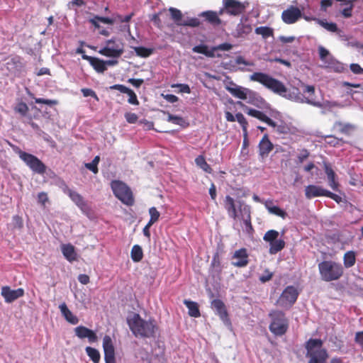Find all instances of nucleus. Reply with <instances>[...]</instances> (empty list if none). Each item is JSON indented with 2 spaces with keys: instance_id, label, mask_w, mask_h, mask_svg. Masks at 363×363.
I'll list each match as a JSON object with an SVG mask.
<instances>
[{
  "instance_id": "f257e3e1",
  "label": "nucleus",
  "mask_w": 363,
  "mask_h": 363,
  "mask_svg": "<svg viewBox=\"0 0 363 363\" xmlns=\"http://www.w3.org/2000/svg\"><path fill=\"white\" fill-rule=\"evenodd\" d=\"M224 205L230 218L234 220L237 218L242 220L247 229L253 230L251 223V208L249 205H247L244 201H238L237 209L235 200L228 195L225 198Z\"/></svg>"
},
{
  "instance_id": "f03ea898",
  "label": "nucleus",
  "mask_w": 363,
  "mask_h": 363,
  "mask_svg": "<svg viewBox=\"0 0 363 363\" xmlns=\"http://www.w3.org/2000/svg\"><path fill=\"white\" fill-rule=\"evenodd\" d=\"M128 324L135 337H152L155 336L157 325L155 320H145L138 313H133L128 319Z\"/></svg>"
},
{
  "instance_id": "7ed1b4c3",
  "label": "nucleus",
  "mask_w": 363,
  "mask_h": 363,
  "mask_svg": "<svg viewBox=\"0 0 363 363\" xmlns=\"http://www.w3.org/2000/svg\"><path fill=\"white\" fill-rule=\"evenodd\" d=\"M323 345V342L320 339L310 338L306 342V356L308 358V363H327L329 355Z\"/></svg>"
},
{
  "instance_id": "20e7f679",
  "label": "nucleus",
  "mask_w": 363,
  "mask_h": 363,
  "mask_svg": "<svg viewBox=\"0 0 363 363\" xmlns=\"http://www.w3.org/2000/svg\"><path fill=\"white\" fill-rule=\"evenodd\" d=\"M318 267L320 279L326 282L337 281L344 274L343 266L333 260L322 261L318 264Z\"/></svg>"
},
{
  "instance_id": "39448f33",
  "label": "nucleus",
  "mask_w": 363,
  "mask_h": 363,
  "mask_svg": "<svg viewBox=\"0 0 363 363\" xmlns=\"http://www.w3.org/2000/svg\"><path fill=\"white\" fill-rule=\"evenodd\" d=\"M251 81L257 82L272 91L274 93L284 96L287 89L279 80L273 78L269 74L263 72H254L250 75Z\"/></svg>"
},
{
  "instance_id": "423d86ee",
  "label": "nucleus",
  "mask_w": 363,
  "mask_h": 363,
  "mask_svg": "<svg viewBox=\"0 0 363 363\" xmlns=\"http://www.w3.org/2000/svg\"><path fill=\"white\" fill-rule=\"evenodd\" d=\"M271 323L269 325L270 332L275 336L285 335L289 329V323L284 312L278 310H272L269 313Z\"/></svg>"
},
{
  "instance_id": "0eeeda50",
  "label": "nucleus",
  "mask_w": 363,
  "mask_h": 363,
  "mask_svg": "<svg viewBox=\"0 0 363 363\" xmlns=\"http://www.w3.org/2000/svg\"><path fill=\"white\" fill-rule=\"evenodd\" d=\"M238 104L240 105L242 107H244V110L247 115L254 117L262 122L267 123L270 127L276 128V131L278 133L287 134L290 132V128L285 123L281 122L280 124H277V123H275L273 120L269 118L262 111L248 108L241 101H238Z\"/></svg>"
},
{
  "instance_id": "6e6552de",
  "label": "nucleus",
  "mask_w": 363,
  "mask_h": 363,
  "mask_svg": "<svg viewBox=\"0 0 363 363\" xmlns=\"http://www.w3.org/2000/svg\"><path fill=\"white\" fill-rule=\"evenodd\" d=\"M111 187L115 196L127 206L134 203L133 192L130 187L124 182L119 180L112 181Z\"/></svg>"
},
{
  "instance_id": "1a4fd4ad",
  "label": "nucleus",
  "mask_w": 363,
  "mask_h": 363,
  "mask_svg": "<svg viewBox=\"0 0 363 363\" xmlns=\"http://www.w3.org/2000/svg\"><path fill=\"white\" fill-rule=\"evenodd\" d=\"M20 159L30 169V170L36 174L43 175L46 172L45 164L36 156L19 150L17 152Z\"/></svg>"
},
{
  "instance_id": "9d476101",
  "label": "nucleus",
  "mask_w": 363,
  "mask_h": 363,
  "mask_svg": "<svg viewBox=\"0 0 363 363\" xmlns=\"http://www.w3.org/2000/svg\"><path fill=\"white\" fill-rule=\"evenodd\" d=\"M279 232L275 230H269L265 233L263 240L269 243V253L271 255L277 254L281 251L285 247V242L284 240L277 239L279 237Z\"/></svg>"
},
{
  "instance_id": "9b49d317",
  "label": "nucleus",
  "mask_w": 363,
  "mask_h": 363,
  "mask_svg": "<svg viewBox=\"0 0 363 363\" xmlns=\"http://www.w3.org/2000/svg\"><path fill=\"white\" fill-rule=\"evenodd\" d=\"M106 43V46L99 51V54L113 58H118L123 54L124 48L122 43H116L113 38L108 40Z\"/></svg>"
},
{
  "instance_id": "f8f14e48",
  "label": "nucleus",
  "mask_w": 363,
  "mask_h": 363,
  "mask_svg": "<svg viewBox=\"0 0 363 363\" xmlns=\"http://www.w3.org/2000/svg\"><path fill=\"white\" fill-rule=\"evenodd\" d=\"M298 296V292L296 288L288 286L277 300V304L281 307H291L296 301Z\"/></svg>"
},
{
  "instance_id": "ddd939ff",
  "label": "nucleus",
  "mask_w": 363,
  "mask_h": 363,
  "mask_svg": "<svg viewBox=\"0 0 363 363\" xmlns=\"http://www.w3.org/2000/svg\"><path fill=\"white\" fill-rule=\"evenodd\" d=\"M249 3L240 2L238 0H223V6L224 9L227 10V13L230 16H237L242 14Z\"/></svg>"
},
{
  "instance_id": "4468645a",
  "label": "nucleus",
  "mask_w": 363,
  "mask_h": 363,
  "mask_svg": "<svg viewBox=\"0 0 363 363\" xmlns=\"http://www.w3.org/2000/svg\"><path fill=\"white\" fill-rule=\"evenodd\" d=\"M302 17L301 9L294 6H290L287 9L283 11L281 19L286 24H293L297 22Z\"/></svg>"
},
{
  "instance_id": "2eb2a0df",
  "label": "nucleus",
  "mask_w": 363,
  "mask_h": 363,
  "mask_svg": "<svg viewBox=\"0 0 363 363\" xmlns=\"http://www.w3.org/2000/svg\"><path fill=\"white\" fill-rule=\"evenodd\" d=\"M103 349L106 363H116L115 348L111 337L105 335L103 338Z\"/></svg>"
},
{
  "instance_id": "dca6fc26",
  "label": "nucleus",
  "mask_w": 363,
  "mask_h": 363,
  "mask_svg": "<svg viewBox=\"0 0 363 363\" xmlns=\"http://www.w3.org/2000/svg\"><path fill=\"white\" fill-rule=\"evenodd\" d=\"M1 295L6 303H11L15 300L23 296L24 290L22 288L13 290L9 286L1 287Z\"/></svg>"
},
{
  "instance_id": "f3484780",
  "label": "nucleus",
  "mask_w": 363,
  "mask_h": 363,
  "mask_svg": "<svg viewBox=\"0 0 363 363\" xmlns=\"http://www.w3.org/2000/svg\"><path fill=\"white\" fill-rule=\"evenodd\" d=\"M74 333L80 339L87 338L90 343L96 342L98 340L96 334L92 330L83 325L76 327Z\"/></svg>"
},
{
  "instance_id": "a211bd4d",
  "label": "nucleus",
  "mask_w": 363,
  "mask_h": 363,
  "mask_svg": "<svg viewBox=\"0 0 363 363\" xmlns=\"http://www.w3.org/2000/svg\"><path fill=\"white\" fill-rule=\"evenodd\" d=\"M63 191L67 194L72 201L83 211L87 209L86 202L83 196L77 191L70 189L67 185H65Z\"/></svg>"
},
{
  "instance_id": "6ab92c4d",
  "label": "nucleus",
  "mask_w": 363,
  "mask_h": 363,
  "mask_svg": "<svg viewBox=\"0 0 363 363\" xmlns=\"http://www.w3.org/2000/svg\"><path fill=\"white\" fill-rule=\"evenodd\" d=\"M211 306L215 310L216 314L225 323H230L228 313L223 301L220 299H214L211 302Z\"/></svg>"
},
{
  "instance_id": "aec40b11",
  "label": "nucleus",
  "mask_w": 363,
  "mask_h": 363,
  "mask_svg": "<svg viewBox=\"0 0 363 363\" xmlns=\"http://www.w3.org/2000/svg\"><path fill=\"white\" fill-rule=\"evenodd\" d=\"M323 168L327 175L329 186L333 191H338L340 184L337 181V175L331 165L328 162H323Z\"/></svg>"
},
{
  "instance_id": "412c9836",
  "label": "nucleus",
  "mask_w": 363,
  "mask_h": 363,
  "mask_svg": "<svg viewBox=\"0 0 363 363\" xmlns=\"http://www.w3.org/2000/svg\"><path fill=\"white\" fill-rule=\"evenodd\" d=\"M233 259H236V261L232 262L233 266L238 267L247 266L249 262L247 250L245 248H241L236 250L233 256Z\"/></svg>"
},
{
  "instance_id": "4be33fe9",
  "label": "nucleus",
  "mask_w": 363,
  "mask_h": 363,
  "mask_svg": "<svg viewBox=\"0 0 363 363\" xmlns=\"http://www.w3.org/2000/svg\"><path fill=\"white\" fill-rule=\"evenodd\" d=\"M327 189H323L320 186L308 185L305 188V196L308 199H311L318 196H326Z\"/></svg>"
},
{
  "instance_id": "5701e85b",
  "label": "nucleus",
  "mask_w": 363,
  "mask_h": 363,
  "mask_svg": "<svg viewBox=\"0 0 363 363\" xmlns=\"http://www.w3.org/2000/svg\"><path fill=\"white\" fill-rule=\"evenodd\" d=\"M258 147L259 156L262 158L267 157L269 152L273 150L274 145L269 139L267 134L264 135Z\"/></svg>"
},
{
  "instance_id": "b1692460",
  "label": "nucleus",
  "mask_w": 363,
  "mask_h": 363,
  "mask_svg": "<svg viewBox=\"0 0 363 363\" xmlns=\"http://www.w3.org/2000/svg\"><path fill=\"white\" fill-rule=\"evenodd\" d=\"M82 58L89 61L93 68L99 73H103L107 69V67L105 66V61L103 60L86 55H83Z\"/></svg>"
},
{
  "instance_id": "393cba45",
  "label": "nucleus",
  "mask_w": 363,
  "mask_h": 363,
  "mask_svg": "<svg viewBox=\"0 0 363 363\" xmlns=\"http://www.w3.org/2000/svg\"><path fill=\"white\" fill-rule=\"evenodd\" d=\"M200 17H203L204 21L212 25L213 26H218L221 24L222 21L218 14L214 11H206L199 14Z\"/></svg>"
},
{
  "instance_id": "a878e982",
  "label": "nucleus",
  "mask_w": 363,
  "mask_h": 363,
  "mask_svg": "<svg viewBox=\"0 0 363 363\" xmlns=\"http://www.w3.org/2000/svg\"><path fill=\"white\" fill-rule=\"evenodd\" d=\"M233 86H227L226 89L235 97L245 100L247 99V93L250 89L238 86L232 83Z\"/></svg>"
},
{
  "instance_id": "bb28decb",
  "label": "nucleus",
  "mask_w": 363,
  "mask_h": 363,
  "mask_svg": "<svg viewBox=\"0 0 363 363\" xmlns=\"http://www.w3.org/2000/svg\"><path fill=\"white\" fill-rule=\"evenodd\" d=\"M264 206L271 214L276 215L285 219L287 216V213L279 206L273 205V201L268 200L264 202Z\"/></svg>"
},
{
  "instance_id": "cd10ccee",
  "label": "nucleus",
  "mask_w": 363,
  "mask_h": 363,
  "mask_svg": "<svg viewBox=\"0 0 363 363\" xmlns=\"http://www.w3.org/2000/svg\"><path fill=\"white\" fill-rule=\"evenodd\" d=\"M59 308L62 315L67 322L72 325H76L78 323V318L72 313V311L67 308L65 303L60 304Z\"/></svg>"
},
{
  "instance_id": "c85d7f7f",
  "label": "nucleus",
  "mask_w": 363,
  "mask_h": 363,
  "mask_svg": "<svg viewBox=\"0 0 363 363\" xmlns=\"http://www.w3.org/2000/svg\"><path fill=\"white\" fill-rule=\"evenodd\" d=\"M184 304L187 307L189 316L194 318H199L201 316V313L199 304L193 301L184 299Z\"/></svg>"
},
{
  "instance_id": "c756f323",
  "label": "nucleus",
  "mask_w": 363,
  "mask_h": 363,
  "mask_svg": "<svg viewBox=\"0 0 363 363\" xmlns=\"http://www.w3.org/2000/svg\"><path fill=\"white\" fill-rule=\"evenodd\" d=\"M62 252L65 257L69 262L76 260L77 253L74 247L71 244L62 245Z\"/></svg>"
},
{
  "instance_id": "7c9ffc66",
  "label": "nucleus",
  "mask_w": 363,
  "mask_h": 363,
  "mask_svg": "<svg viewBox=\"0 0 363 363\" xmlns=\"http://www.w3.org/2000/svg\"><path fill=\"white\" fill-rule=\"evenodd\" d=\"M334 129L345 135H349L355 129V126L350 123H343L341 121H336L333 125Z\"/></svg>"
},
{
  "instance_id": "2f4dec72",
  "label": "nucleus",
  "mask_w": 363,
  "mask_h": 363,
  "mask_svg": "<svg viewBox=\"0 0 363 363\" xmlns=\"http://www.w3.org/2000/svg\"><path fill=\"white\" fill-rule=\"evenodd\" d=\"M252 29V26L250 24L240 23L237 25L234 36L236 38L244 37L251 33Z\"/></svg>"
},
{
  "instance_id": "473e14b6",
  "label": "nucleus",
  "mask_w": 363,
  "mask_h": 363,
  "mask_svg": "<svg viewBox=\"0 0 363 363\" xmlns=\"http://www.w3.org/2000/svg\"><path fill=\"white\" fill-rule=\"evenodd\" d=\"M356 262V253L350 250L345 253L343 256V264L346 268H350L355 264Z\"/></svg>"
},
{
  "instance_id": "72a5a7b5",
  "label": "nucleus",
  "mask_w": 363,
  "mask_h": 363,
  "mask_svg": "<svg viewBox=\"0 0 363 363\" xmlns=\"http://www.w3.org/2000/svg\"><path fill=\"white\" fill-rule=\"evenodd\" d=\"M130 257L134 262H139L143 258V251L142 247L138 245L133 246L130 252Z\"/></svg>"
},
{
  "instance_id": "f704fd0d",
  "label": "nucleus",
  "mask_w": 363,
  "mask_h": 363,
  "mask_svg": "<svg viewBox=\"0 0 363 363\" xmlns=\"http://www.w3.org/2000/svg\"><path fill=\"white\" fill-rule=\"evenodd\" d=\"M304 94H308V96L306 97V102L308 104L317 106L318 104L314 100V94H315V88L313 86L311 85H306L305 86Z\"/></svg>"
},
{
  "instance_id": "c9c22d12",
  "label": "nucleus",
  "mask_w": 363,
  "mask_h": 363,
  "mask_svg": "<svg viewBox=\"0 0 363 363\" xmlns=\"http://www.w3.org/2000/svg\"><path fill=\"white\" fill-rule=\"evenodd\" d=\"M323 138L325 143L331 147H339L345 143L342 138H338L332 135H325Z\"/></svg>"
},
{
  "instance_id": "e433bc0d",
  "label": "nucleus",
  "mask_w": 363,
  "mask_h": 363,
  "mask_svg": "<svg viewBox=\"0 0 363 363\" xmlns=\"http://www.w3.org/2000/svg\"><path fill=\"white\" fill-rule=\"evenodd\" d=\"M192 50L194 52L203 54L204 55H206V57H215L213 50L212 49L211 50H209L208 48V46L206 45H199L194 46L192 48Z\"/></svg>"
},
{
  "instance_id": "4c0bfd02",
  "label": "nucleus",
  "mask_w": 363,
  "mask_h": 363,
  "mask_svg": "<svg viewBox=\"0 0 363 363\" xmlns=\"http://www.w3.org/2000/svg\"><path fill=\"white\" fill-rule=\"evenodd\" d=\"M169 11L170 12L172 19L177 26H182L183 23L182 17L183 15L180 10L176 8H169Z\"/></svg>"
},
{
  "instance_id": "58836bf2",
  "label": "nucleus",
  "mask_w": 363,
  "mask_h": 363,
  "mask_svg": "<svg viewBox=\"0 0 363 363\" xmlns=\"http://www.w3.org/2000/svg\"><path fill=\"white\" fill-rule=\"evenodd\" d=\"M85 351L94 363H99L100 362L101 355L98 350L88 346L86 347Z\"/></svg>"
},
{
  "instance_id": "ea45409f",
  "label": "nucleus",
  "mask_w": 363,
  "mask_h": 363,
  "mask_svg": "<svg viewBox=\"0 0 363 363\" xmlns=\"http://www.w3.org/2000/svg\"><path fill=\"white\" fill-rule=\"evenodd\" d=\"M255 33L262 35L263 38L266 39L273 36L274 30L267 26H260L255 28Z\"/></svg>"
},
{
  "instance_id": "a19ab883",
  "label": "nucleus",
  "mask_w": 363,
  "mask_h": 363,
  "mask_svg": "<svg viewBox=\"0 0 363 363\" xmlns=\"http://www.w3.org/2000/svg\"><path fill=\"white\" fill-rule=\"evenodd\" d=\"M196 164L202 169L204 172L207 173H211L212 168L211 166L206 162L205 158L202 155L198 156L195 160Z\"/></svg>"
},
{
  "instance_id": "79ce46f5",
  "label": "nucleus",
  "mask_w": 363,
  "mask_h": 363,
  "mask_svg": "<svg viewBox=\"0 0 363 363\" xmlns=\"http://www.w3.org/2000/svg\"><path fill=\"white\" fill-rule=\"evenodd\" d=\"M134 50L136 55L141 57H148L153 53L152 48H147L143 46L135 47Z\"/></svg>"
},
{
  "instance_id": "37998d69",
  "label": "nucleus",
  "mask_w": 363,
  "mask_h": 363,
  "mask_svg": "<svg viewBox=\"0 0 363 363\" xmlns=\"http://www.w3.org/2000/svg\"><path fill=\"white\" fill-rule=\"evenodd\" d=\"M337 1H345L347 6L341 11L342 15L345 18H350L352 16V11L353 9V4L352 0H337Z\"/></svg>"
},
{
  "instance_id": "c03bdc74",
  "label": "nucleus",
  "mask_w": 363,
  "mask_h": 363,
  "mask_svg": "<svg viewBox=\"0 0 363 363\" xmlns=\"http://www.w3.org/2000/svg\"><path fill=\"white\" fill-rule=\"evenodd\" d=\"M313 19L317 20L318 23L328 31L336 32L338 30L337 24L335 23H328L323 20H319V19H315V18H313Z\"/></svg>"
},
{
  "instance_id": "a18cd8bd",
  "label": "nucleus",
  "mask_w": 363,
  "mask_h": 363,
  "mask_svg": "<svg viewBox=\"0 0 363 363\" xmlns=\"http://www.w3.org/2000/svg\"><path fill=\"white\" fill-rule=\"evenodd\" d=\"M235 121H237L242 126L243 133H247L248 123H247L246 118L244 117L243 114L241 113H236Z\"/></svg>"
},
{
  "instance_id": "49530a36",
  "label": "nucleus",
  "mask_w": 363,
  "mask_h": 363,
  "mask_svg": "<svg viewBox=\"0 0 363 363\" xmlns=\"http://www.w3.org/2000/svg\"><path fill=\"white\" fill-rule=\"evenodd\" d=\"M235 121H237L242 126L243 133H247L248 123H247L246 118L244 117L243 114L241 113H236Z\"/></svg>"
},
{
  "instance_id": "de8ad7c7",
  "label": "nucleus",
  "mask_w": 363,
  "mask_h": 363,
  "mask_svg": "<svg viewBox=\"0 0 363 363\" xmlns=\"http://www.w3.org/2000/svg\"><path fill=\"white\" fill-rule=\"evenodd\" d=\"M167 121L174 124L179 125L180 126H184L185 121L184 119L179 116H174L171 113H168Z\"/></svg>"
},
{
  "instance_id": "09e8293b",
  "label": "nucleus",
  "mask_w": 363,
  "mask_h": 363,
  "mask_svg": "<svg viewBox=\"0 0 363 363\" xmlns=\"http://www.w3.org/2000/svg\"><path fill=\"white\" fill-rule=\"evenodd\" d=\"M29 108L27 104L23 101L19 102L14 108V111L21 116H24L27 114Z\"/></svg>"
},
{
  "instance_id": "8fccbe9b",
  "label": "nucleus",
  "mask_w": 363,
  "mask_h": 363,
  "mask_svg": "<svg viewBox=\"0 0 363 363\" xmlns=\"http://www.w3.org/2000/svg\"><path fill=\"white\" fill-rule=\"evenodd\" d=\"M211 266L213 268L216 269V271L220 274L221 273L222 268L220 264V259L218 252H216L213 255L212 261H211Z\"/></svg>"
},
{
  "instance_id": "3c124183",
  "label": "nucleus",
  "mask_w": 363,
  "mask_h": 363,
  "mask_svg": "<svg viewBox=\"0 0 363 363\" xmlns=\"http://www.w3.org/2000/svg\"><path fill=\"white\" fill-rule=\"evenodd\" d=\"M247 99H249L247 102L255 106H257V102L263 100L261 97L258 96L255 92L251 90L247 93Z\"/></svg>"
},
{
  "instance_id": "603ef678",
  "label": "nucleus",
  "mask_w": 363,
  "mask_h": 363,
  "mask_svg": "<svg viewBox=\"0 0 363 363\" xmlns=\"http://www.w3.org/2000/svg\"><path fill=\"white\" fill-rule=\"evenodd\" d=\"M149 213L150 216L149 223H150V224H154L159 220L160 213L155 207H151L149 209Z\"/></svg>"
},
{
  "instance_id": "864d4df0",
  "label": "nucleus",
  "mask_w": 363,
  "mask_h": 363,
  "mask_svg": "<svg viewBox=\"0 0 363 363\" xmlns=\"http://www.w3.org/2000/svg\"><path fill=\"white\" fill-rule=\"evenodd\" d=\"M201 24V22L197 18H190L183 21V26H189L192 28L199 27Z\"/></svg>"
},
{
  "instance_id": "5fc2aeb1",
  "label": "nucleus",
  "mask_w": 363,
  "mask_h": 363,
  "mask_svg": "<svg viewBox=\"0 0 363 363\" xmlns=\"http://www.w3.org/2000/svg\"><path fill=\"white\" fill-rule=\"evenodd\" d=\"M128 95L129 98L128 102L132 105L138 106L139 105V101L135 93L130 89H128V91L125 93Z\"/></svg>"
},
{
  "instance_id": "6e6d98bb",
  "label": "nucleus",
  "mask_w": 363,
  "mask_h": 363,
  "mask_svg": "<svg viewBox=\"0 0 363 363\" xmlns=\"http://www.w3.org/2000/svg\"><path fill=\"white\" fill-rule=\"evenodd\" d=\"M125 118L128 123H135L138 121V116L136 113L132 112H127L125 113Z\"/></svg>"
},
{
  "instance_id": "4d7b16f0",
  "label": "nucleus",
  "mask_w": 363,
  "mask_h": 363,
  "mask_svg": "<svg viewBox=\"0 0 363 363\" xmlns=\"http://www.w3.org/2000/svg\"><path fill=\"white\" fill-rule=\"evenodd\" d=\"M81 91L83 94V96L85 97L91 96L96 101L99 100L96 92L91 89L84 88V89H82Z\"/></svg>"
},
{
  "instance_id": "13d9d810",
  "label": "nucleus",
  "mask_w": 363,
  "mask_h": 363,
  "mask_svg": "<svg viewBox=\"0 0 363 363\" xmlns=\"http://www.w3.org/2000/svg\"><path fill=\"white\" fill-rule=\"evenodd\" d=\"M35 102L36 104H43L49 106H53L58 104V101L57 100L45 99L43 98H35Z\"/></svg>"
},
{
  "instance_id": "bf43d9fd",
  "label": "nucleus",
  "mask_w": 363,
  "mask_h": 363,
  "mask_svg": "<svg viewBox=\"0 0 363 363\" xmlns=\"http://www.w3.org/2000/svg\"><path fill=\"white\" fill-rule=\"evenodd\" d=\"M233 48V45L228 43H224L213 48V52L216 50L228 51Z\"/></svg>"
},
{
  "instance_id": "052dcab7",
  "label": "nucleus",
  "mask_w": 363,
  "mask_h": 363,
  "mask_svg": "<svg viewBox=\"0 0 363 363\" xmlns=\"http://www.w3.org/2000/svg\"><path fill=\"white\" fill-rule=\"evenodd\" d=\"M309 155L310 153L307 150L303 149L297 157L298 162L299 163H303L309 157Z\"/></svg>"
},
{
  "instance_id": "680f3d73",
  "label": "nucleus",
  "mask_w": 363,
  "mask_h": 363,
  "mask_svg": "<svg viewBox=\"0 0 363 363\" xmlns=\"http://www.w3.org/2000/svg\"><path fill=\"white\" fill-rule=\"evenodd\" d=\"M13 222L16 228L21 229L23 226L22 218L18 215L13 217Z\"/></svg>"
},
{
  "instance_id": "e2e57ef3",
  "label": "nucleus",
  "mask_w": 363,
  "mask_h": 363,
  "mask_svg": "<svg viewBox=\"0 0 363 363\" xmlns=\"http://www.w3.org/2000/svg\"><path fill=\"white\" fill-rule=\"evenodd\" d=\"M172 87H179L180 88L179 91L182 93L189 94L191 92V89H190L189 86L188 84H173L172 86Z\"/></svg>"
},
{
  "instance_id": "0e129e2a",
  "label": "nucleus",
  "mask_w": 363,
  "mask_h": 363,
  "mask_svg": "<svg viewBox=\"0 0 363 363\" xmlns=\"http://www.w3.org/2000/svg\"><path fill=\"white\" fill-rule=\"evenodd\" d=\"M127 82L135 88H139L144 83V80L143 79L130 78L128 79Z\"/></svg>"
},
{
  "instance_id": "69168bd1",
  "label": "nucleus",
  "mask_w": 363,
  "mask_h": 363,
  "mask_svg": "<svg viewBox=\"0 0 363 363\" xmlns=\"http://www.w3.org/2000/svg\"><path fill=\"white\" fill-rule=\"evenodd\" d=\"M235 63L237 65H245V66H252V65H254L253 62L245 60V58L242 56H238L235 58Z\"/></svg>"
},
{
  "instance_id": "338daca9",
  "label": "nucleus",
  "mask_w": 363,
  "mask_h": 363,
  "mask_svg": "<svg viewBox=\"0 0 363 363\" xmlns=\"http://www.w3.org/2000/svg\"><path fill=\"white\" fill-rule=\"evenodd\" d=\"M319 57L321 60H325L326 57L329 55V51L325 48L320 46L318 48Z\"/></svg>"
},
{
  "instance_id": "774afa93",
  "label": "nucleus",
  "mask_w": 363,
  "mask_h": 363,
  "mask_svg": "<svg viewBox=\"0 0 363 363\" xmlns=\"http://www.w3.org/2000/svg\"><path fill=\"white\" fill-rule=\"evenodd\" d=\"M355 342L359 345L363 350V332H357L355 335Z\"/></svg>"
}]
</instances>
